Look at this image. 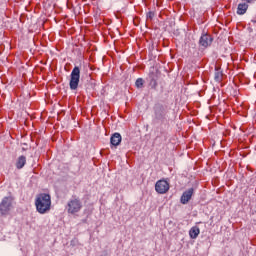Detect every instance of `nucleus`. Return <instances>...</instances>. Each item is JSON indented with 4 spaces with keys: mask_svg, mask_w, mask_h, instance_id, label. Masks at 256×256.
Wrapping results in <instances>:
<instances>
[{
    "mask_svg": "<svg viewBox=\"0 0 256 256\" xmlns=\"http://www.w3.org/2000/svg\"><path fill=\"white\" fill-rule=\"evenodd\" d=\"M149 79H150V87L152 89H157V81L159 79V76H157V73L151 72L149 74Z\"/></svg>",
    "mask_w": 256,
    "mask_h": 256,
    "instance_id": "9d476101",
    "label": "nucleus"
},
{
    "mask_svg": "<svg viewBox=\"0 0 256 256\" xmlns=\"http://www.w3.org/2000/svg\"><path fill=\"white\" fill-rule=\"evenodd\" d=\"M83 209V203L81 202V199L77 197H72L66 206L67 213H70V215H75V213H79Z\"/></svg>",
    "mask_w": 256,
    "mask_h": 256,
    "instance_id": "f03ea898",
    "label": "nucleus"
},
{
    "mask_svg": "<svg viewBox=\"0 0 256 256\" xmlns=\"http://www.w3.org/2000/svg\"><path fill=\"white\" fill-rule=\"evenodd\" d=\"M122 137L120 133H114L110 138L111 148L121 145Z\"/></svg>",
    "mask_w": 256,
    "mask_h": 256,
    "instance_id": "6e6552de",
    "label": "nucleus"
},
{
    "mask_svg": "<svg viewBox=\"0 0 256 256\" xmlns=\"http://www.w3.org/2000/svg\"><path fill=\"white\" fill-rule=\"evenodd\" d=\"M165 115H166V112H165V108H163V106H156L155 107V118L156 119H165Z\"/></svg>",
    "mask_w": 256,
    "mask_h": 256,
    "instance_id": "1a4fd4ad",
    "label": "nucleus"
},
{
    "mask_svg": "<svg viewBox=\"0 0 256 256\" xmlns=\"http://www.w3.org/2000/svg\"><path fill=\"white\" fill-rule=\"evenodd\" d=\"M221 77H223V74L221 72H219V70H216L215 75H214L215 81H221Z\"/></svg>",
    "mask_w": 256,
    "mask_h": 256,
    "instance_id": "2eb2a0df",
    "label": "nucleus"
},
{
    "mask_svg": "<svg viewBox=\"0 0 256 256\" xmlns=\"http://www.w3.org/2000/svg\"><path fill=\"white\" fill-rule=\"evenodd\" d=\"M11 209H13V197H4L0 203L1 215H7Z\"/></svg>",
    "mask_w": 256,
    "mask_h": 256,
    "instance_id": "20e7f679",
    "label": "nucleus"
},
{
    "mask_svg": "<svg viewBox=\"0 0 256 256\" xmlns=\"http://www.w3.org/2000/svg\"><path fill=\"white\" fill-rule=\"evenodd\" d=\"M36 210L40 215H45L51 211V195L46 193H41L36 197L35 200Z\"/></svg>",
    "mask_w": 256,
    "mask_h": 256,
    "instance_id": "f257e3e1",
    "label": "nucleus"
},
{
    "mask_svg": "<svg viewBox=\"0 0 256 256\" xmlns=\"http://www.w3.org/2000/svg\"><path fill=\"white\" fill-rule=\"evenodd\" d=\"M246 1V3H253L255 0H243Z\"/></svg>",
    "mask_w": 256,
    "mask_h": 256,
    "instance_id": "f3484780",
    "label": "nucleus"
},
{
    "mask_svg": "<svg viewBox=\"0 0 256 256\" xmlns=\"http://www.w3.org/2000/svg\"><path fill=\"white\" fill-rule=\"evenodd\" d=\"M80 79H81V69H79V66H75L70 74L69 86L71 91H76V89L79 87Z\"/></svg>",
    "mask_w": 256,
    "mask_h": 256,
    "instance_id": "7ed1b4c3",
    "label": "nucleus"
},
{
    "mask_svg": "<svg viewBox=\"0 0 256 256\" xmlns=\"http://www.w3.org/2000/svg\"><path fill=\"white\" fill-rule=\"evenodd\" d=\"M153 17H155V13L154 12H148L147 14H146V18L147 19H150V21L151 20H153Z\"/></svg>",
    "mask_w": 256,
    "mask_h": 256,
    "instance_id": "dca6fc26",
    "label": "nucleus"
},
{
    "mask_svg": "<svg viewBox=\"0 0 256 256\" xmlns=\"http://www.w3.org/2000/svg\"><path fill=\"white\" fill-rule=\"evenodd\" d=\"M200 233H201V230L199 229V227L193 226L189 231L190 239H197Z\"/></svg>",
    "mask_w": 256,
    "mask_h": 256,
    "instance_id": "9b49d317",
    "label": "nucleus"
},
{
    "mask_svg": "<svg viewBox=\"0 0 256 256\" xmlns=\"http://www.w3.org/2000/svg\"><path fill=\"white\" fill-rule=\"evenodd\" d=\"M155 191H157L160 195H164L169 191V182L166 180H158L155 184Z\"/></svg>",
    "mask_w": 256,
    "mask_h": 256,
    "instance_id": "39448f33",
    "label": "nucleus"
},
{
    "mask_svg": "<svg viewBox=\"0 0 256 256\" xmlns=\"http://www.w3.org/2000/svg\"><path fill=\"white\" fill-rule=\"evenodd\" d=\"M143 83H144L143 78H138V79L136 80V82H135V85H136V87H137L138 89H141V87H143Z\"/></svg>",
    "mask_w": 256,
    "mask_h": 256,
    "instance_id": "4468645a",
    "label": "nucleus"
},
{
    "mask_svg": "<svg viewBox=\"0 0 256 256\" xmlns=\"http://www.w3.org/2000/svg\"><path fill=\"white\" fill-rule=\"evenodd\" d=\"M27 163V158L25 156H20L16 162L17 169H23Z\"/></svg>",
    "mask_w": 256,
    "mask_h": 256,
    "instance_id": "ddd939ff",
    "label": "nucleus"
},
{
    "mask_svg": "<svg viewBox=\"0 0 256 256\" xmlns=\"http://www.w3.org/2000/svg\"><path fill=\"white\" fill-rule=\"evenodd\" d=\"M194 191L195 190L193 188H189L188 190L183 192V194L180 198V202L182 203V205H187V203H189V201H191Z\"/></svg>",
    "mask_w": 256,
    "mask_h": 256,
    "instance_id": "423d86ee",
    "label": "nucleus"
},
{
    "mask_svg": "<svg viewBox=\"0 0 256 256\" xmlns=\"http://www.w3.org/2000/svg\"><path fill=\"white\" fill-rule=\"evenodd\" d=\"M247 9H249V5L247 3H240L238 4L237 14L245 15V13H247Z\"/></svg>",
    "mask_w": 256,
    "mask_h": 256,
    "instance_id": "f8f14e48",
    "label": "nucleus"
},
{
    "mask_svg": "<svg viewBox=\"0 0 256 256\" xmlns=\"http://www.w3.org/2000/svg\"><path fill=\"white\" fill-rule=\"evenodd\" d=\"M213 43V38L209 34H204L199 39V45L201 47H209Z\"/></svg>",
    "mask_w": 256,
    "mask_h": 256,
    "instance_id": "0eeeda50",
    "label": "nucleus"
}]
</instances>
